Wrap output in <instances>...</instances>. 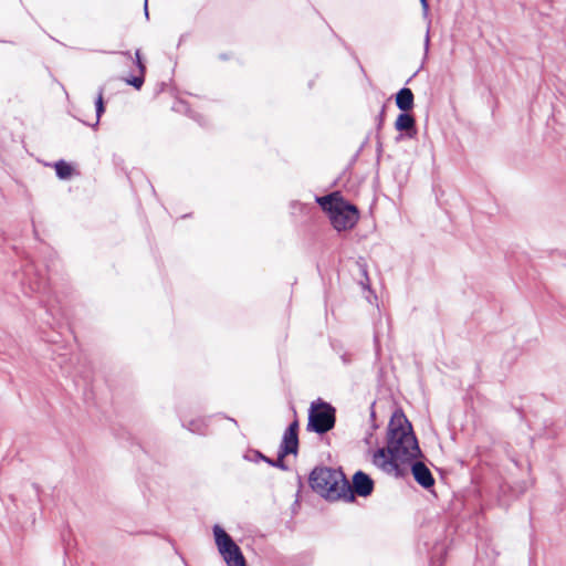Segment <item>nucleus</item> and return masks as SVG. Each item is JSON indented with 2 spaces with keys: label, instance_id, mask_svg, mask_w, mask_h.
<instances>
[{
  "label": "nucleus",
  "instance_id": "obj_1",
  "mask_svg": "<svg viewBox=\"0 0 566 566\" xmlns=\"http://www.w3.org/2000/svg\"><path fill=\"white\" fill-rule=\"evenodd\" d=\"M421 455L411 423L402 412H394L387 433V447L374 454V463L389 474L403 475L401 464L410 463Z\"/></svg>",
  "mask_w": 566,
  "mask_h": 566
},
{
  "label": "nucleus",
  "instance_id": "obj_2",
  "mask_svg": "<svg viewBox=\"0 0 566 566\" xmlns=\"http://www.w3.org/2000/svg\"><path fill=\"white\" fill-rule=\"evenodd\" d=\"M311 488L329 500L345 499L353 501L350 483L340 469L316 467L310 474Z\"/></svg>",
  "mask_w": 566,
  "mask_h": 566
},
{
  "label": "nucleus",
  "instance_id": "obj_3",
  "mask_svg": "<svg viewBox=\"0 0 566 566\" xmlns=\"http://www.w3.org/2000/svg\"><path fill=\"white\" fill-rule=\"evenodd\" d=\"M316 202L328 213L331 223L337 231L352 229L359 219L356 206L346 201L338 192L316 197Z\"/></svg>",
  "mask_w": 566,
  "mask_h": 566
},
{
  "label": "nucleus",
  "instance_id": "obj_4",
  "mask_svg": "<svg viewBox=\"0 0 566 566\" xmlns=\"http://www.w3.org/2000/svg\"><path fill=\"white\" fill-rule=\"evenodd\" d=\"M336 422V409L328 402L317 399L308 410L307 430L324 434L331 431Z\"/></svg>",
  "mask_w": 566,
  "mask_h": 566
},
{
  "label": "nucleus",
  "instance_id": "obj_5",
  "mask_svg": "<svg viewBox=\"0 0 566 566\" xmlns=\"http://www.w3.org/2000/svg\"><path fill=\"white\" fill-rule=\"evenodd\" d=\"M218 551L228 566H247L241 548L233 538L218 524L212 528Z\"/></svg>",
  "mask_w": 566,
  "mask_h": 566
},
{
  "label": "nucleus",
  "instance_id": "obj_6",
  "mask_svg": "<svg viewBox=\"0 0 566 566\" xmlns=\"http://www.w3.org/2000/svg\"><path fill=\"white\" fill-rule=\"evenodd\" d=\"M281 457L296 455L298 452V421H292L283 433L280 444Z\"/></svg>",
  "mask_w": 566,
  "mask_h": 566
},
{
  "label": "nucleus",
  "instance_id": "obj_7",
  "mask_svg": "<svg viewBox=\"0 0 566 566\" xmlns=\"http://www.w3.org/2000/svg\"><path fill=\"white\" fill-rule=\"evenodd\" d=\"M352 494L366 497L374 491L373 479L363 471H357L353 476V483L350 484Z\"/></svg>",
  "mask_w": 566,
  "mask_h": 566
},
{
  "label": "nucleus",
  "instance_id": "obj_8",
  "mask_svg": "<svg viewBox=\"0 0 566 566\" xmlns=\"http://www.w3.org/2000/svg\"><path fill=\"white\" fill-rule=\"evenodd\" d=\"M410 463L411 473L416 482L423 489H430L431 486H433L434 479L429 468L420 461H412Z\"/></svg>",
  "mask_w": 566,
  "mask_h": 566
},
{
  "label": "nucleus",
  "instance_id": "obj_9",
  "mask_svg": "<svg viewBox=\"0 0 566 566\" xmlns=\"http://www.w3.org/2000/svg\"><path fill=\"white\" fill-rule=\"evenodd\" d=\"M395 128L399 132H406L411 137L416 133V120L408 112H402L395 122Z\"/></svg>",
  "mask_w": 566,
  "mask_h": 566
},
{
  "label": "nucleus",
  "instance_id": "obj_10",
  "mask_svg": "<svg viewBox=\"0 0 566 566\" xmlns=\"http://www.w3.org/2000/svg\"><path fill=\"white\" fill-rule=\"evenodd\" d=\"M415 96L410 88L402 87L396 94V105L401 112H409L413 107Z\"/></svg>",
  "mask_w": 566,
  "mask_h": 566
},
{
  "label": "nucleus",
  "instance_id": "obj_11",
  "mask_svg": "<svg viewBox=\"0 0 566 566\" xmlns=\"http://www.w3.org/2000/svg\"><path fill=\"white\" fill-rule=\"evenodd\" d=\"M182 427L196 434H206L208 430V420L206 418L191 419L188 422L182 421Z\"/></svg>",
  "mask_w": 566,
  "mask_h": 566
},
{
  "label": "nucleus",
  "instance_id": "obj_12",
  "mask_svg": "<svg viewBox=\"0 0 566 566\" xmlns=\"http://www.w3.org/2000/svg\"><path fill=\"white\" fill-rule=\"evenodd\" d=\"M103 94H104V87H103V86H101V87L98 88L97 97H96V101H95L96 122H95V124L93 125L94 127L98 125L99 119H101L102 115H103V114H104V112H105Z\"/></svg>",
  "mask_w": 566,
  "mask_h": 566
},
{
  "label": "nucleus",
  "instance_id": "obj_13",
  "mask_svg": "<svg viewBox=\"0 0 566 566\" xmlns=\"http://www.w3.org/2000/svg\"><path fill=\"white\" fill-rule=\"evenodd\" d=\"M55 172L60 179H67L72 175V167L64 160H59L55 164Z\"/></svg>",
  "mask_w": 566,
  "mask_h": 566
},
{
  "label": "nucleus",
  "instance_id": "obj_14",
  "mask_svg": "<svg viewBox=\"0 0 566 566\" xmlns=\"http://www.w3.org/2000/svg\"><path fill=\"white\" fill-rule=\"evenodd\" d=\"M30 289L33 292L43 293L48 290V280L43 276H40L34 281L30 280Z\"/></svg>",
  "mask_w": 566,
  "mask_h": 566
},
{
  "label": "nucleus",
  "instance_id": "obj_15",
  "mask_svg": "<svg viewBox=\"0 0 566 566\" xmlns=\"http://www.w3.org/2000/svg\"><path fill=\"white\" fill-rule=\"evenodd\" d=\"M244 459L250 462H258V461H264L268 463L270 461V458L264 455L262 452L258 450H250L244 454Z\"/></svg>",
  "mask_w": 566,
  "mask_h": 566
},
{
  "label": "nucleus",
  "instance_id": "obj_16",
  "mask_svg": "<svg viewBox=\"0 0 566 566\" xmlns=\"http://www.w3.org/2000/svg\"><path fill=\"white\" fill-rule=\"evenodd\" d=\"M284 458L285 457H281V450H279L277 458L275 460L270 459V461H268V464H270L271 467L279 468V469L285 471V470H287V467L284 463Z\"/></svg>",
  "mask_w": 566,
  "mask_h": 566
},
{
  "label": "nucleus",
  "instance_id": "obj_17",
  "mask_svg": "<svg viewBox=\"0 0 566 566\" xmlns=\"http://www.w3.org/2000/svg\"><path fill=\"white\" fill-rule=\"evenodd\" d=\"M145 81V74H139V76H134L130 80H127V83L134 86L136 90H139Z\"/></svg>",
  "mask_w": 566,
  "mask_h": 566
},
{
  "label": "nucleus",
  "instance_id": "obj_18",
  "mask_svg": "<svg viewBox=\"0 0 566 566\" xmlns=\"http://www.w3.org/2000/svg\"><path fill=\"white\" fill-rule=\"evenodd\" d=\"M135 63H136V66H137V67H138V70H139V73L145 74V72H146V66H145V64H144V63H143V61H142V56H140V51H139V50H137V51L135 52Z\"/></svg>",
  "mask_w": 566,
  "mask_h": 566
},
{
  "label": "nucleus",
  "instance_id": "obj_19",
  "mask_svg": "<svg viewBox=\"0 0 566 566\" xmlns=\"http://www.w3.org/2000/svg\"><path fill=\"white\" fill-rule=\"evenodd\" d=\"M340 359L345 364V365H348L350 364L352 359H350V355L345 353L340 356Z\"/></svg>",
  "mask_w": 566,
  "mask_h": 566
},
{
  "label": "nucleus",
  "instance_id": "obj_20",
  "mask_svg": "<svg viewBox=\"0 0 566 566\" xmlns=\"http://www.w3.org/2000/svg\"><path fill=\"white\" fill-rule=\"evenodd\" d=\"M359 268H360V272L361 274L365 276L366 281H368V275H367V268H366V264L365 263H359Z\"/></svg>",
  "mask_w": 566,
  "mask_h": 566
},
{
  "label": "nucleus",
  "instance_id": "obj_21",
  "mask_svg": "<svg viewBox=\"0 0 566 566\" xmlns=\"http://www.w3.org/2000/svg\"><path fill=\"white\" fill-rule=\"evenodd\" d=\"M420 3H421V7H422L423 11L427 12L428 9H429L428 1L427 0H420Z\"/></svg>",
  "mask_w": 566,
  "mask_h": 566
},
{
  "label": "nucleus",
  "instance_id": "obj_22",
  "mask_svg": "<svg viewBox=\"0 0 566 566\" xmlns=\"http://www.w3.org/2000/svg\"><path fill=\"white\" fill-rule=\"evenodd\" d=\"M429 42H430V38H429V30H428V31H427V34H426V39H424V48H426V51H428Z\"/></svg>",
  "mask_w": 566,
  "mask_h": 566
},
{
  "label": "nucleus",
  "instance_id": "obj_23",
  "mask_svg": "<svg viewBox=\"0 0 566 566\" xmlns=\"http://www.w3.org/2000/svg\"><path fill=\"white\" fill-rule=\"evenodd\" d=\"M144 14L145 17L148 19L149 17V13H148V6H147V0H145V6H144Z\"/></svg>",
  "mask_w": 566,
  "mask_h": 566
},
{
  "label": "nucleus",
  "instance_id": "obj_24",
  "mask_svg": "<svg viewBox=\"0 0 566 566\" xmlns=\"http://www.w3.org/2000/svg\"><path fill=\"white\" fill-rule=\"evenodd\" d=\"M123 54H124L125 56H127V57H132L130 52H128V51H127V52H123Z\"/></svg>",
  "mask_w": 566,
  "mask_h": 566
},
{
  "label": "nucleus",
  "instance_id": "obj_25",
  "mask_svg": "<svg viewBox=\"0 0 566 566\" xmlns=\"http://www.w3.org/2000/svg\"><path fill=\"white\" fill-rule=\"evenodd\" d=\"M30 273H31V269H28L27 270V275H30Z\"/></svg>",
  "mask_w": 566,
  "mask_h": 566
}]
</instances>
